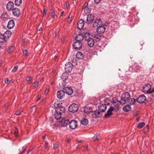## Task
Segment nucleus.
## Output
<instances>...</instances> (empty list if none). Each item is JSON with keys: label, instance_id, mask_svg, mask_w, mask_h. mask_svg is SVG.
Returning <instances> with one entry per match:
<instances>
[{"label": "nucleus", "instance_id": "obj_34", "mask_svg": "<svg viewBox=\"0 0 154 154\" xmlns=\"http://www.w3.org/2000/svg\"><path fill=\"white\" fill-rule=\"evenodd\" d=\"M68 78V74L67 73H64L61 76V79L63 81L67 79Z\"/></svg>", "mask_w": 154, "mask_h": 154}, {"label": "nucleus", "instance_id": "obj_64", "mask_svg": "<svg viewBox=\"0 0 154 154\" xmlns=\"http://www.w3.org/2000/svg\"><path fill=\"white\" fill-rule=\"evenodd\" d=\"M140 154H144L142 152H141Z\"/></svg>", "mask_w": 154, "mask_h": 154}, {"label": "nucleus", "instance_id": "obj_50", "mask_svg": "<svg viewBox=\"0 0 154 154\" xmlns=\"http://www.w3.org/2000/svg\"><path fill=\"white\" fill-rule=\"evenodd\" d=\"M93 139L94 141L98 140L99 139V136H95L94 137Z\"/></svg>", "mask_w": 154, "mask_h": 154}, {"label": "nucleus", "instance_id": "obj_35", "mask_svg": "<svg viewBox=\"0 0 154 154\" xmlns=\"http://www.w3.org/2000/svg\"><path fill=\"white\" fill-rule=\"evenodd\" d=\"M26 80L29 84L32 83V78L29 75L27 76L26 77Z\"/></svg>", "mask_w": 154, "mask_h": 154}, {"label": "nucleus", "instance_id": "obj_54", "mask_svg": "<svg viewBox=\"0 0 154 154\" xmlns=\"http://www.w3.org/2000/svg\"><path fill=\"white\" fill-rule=\"evenodd\" d=\"M88 146L87 145L85 147V151H88Z\"/></svg>", "mask_w": 154, "mask_h": 154}, {"label": "nucleus", "instance_id": "obj_42", "mask_svg": "<svg viewBox=\"0 0 154 154\" xmlns=\"http://www.w3.org/2000/svg\"><path fill=\"white\" fill-rule=\"evenodd\" d=\"M135 101L136 100L134 98H131L130 100L129 101V103L130 105L133 104L134 103Z\"/></svg>", "mask_w": 154, "mask_h": 154}, {"label": "nucleus", "instance_id": "obj_18", "mask_svg": "<svg viewBox=\"0 0 154 154\" xmlns=\"http://www.w3.org/2000/svg\"><path fill=\"white\" fill-rule=\"evenodd\" d=\"M65 109L64 107L63 106H60L56 108V112L58 113H60L62 114L64 112Z\"/></svg>", "mask_w": 154, "mask_h": 154}, {"label": "nucleus", "instance_id": "obj_40", "mask_svg": "<svg viewBox=\"0 0 154 154\" xmlns=\"http://www.w3.org/2000/svg\"><path fill=\"white\" fill-rule=\"evenodd\" d=\"M88 5V3H86L83 8L84 9V10L86 14H87L86 11H88V8L86 7Z\"/></svg>", "mask_w": 154, "mask_h": 154}, {"label": "nucleus", "instance_id": "obj_27", "mask_svg": "<svg viewBox=\"0 0 154 154\" xmlns=\"http://www.w3.org/2000/svg\"><path fill=\"white\" fill-rule=\"evenodd\" d=\"M131 107L130 105L128 104L123 107V110L124 112H128L131 110Z\"/></svg>", "mask_w": 154, "mask_h": 154}, {"label": "nucleus", "instance_id": "obj_44", "mask_svg": "<svg viewBox=\"0 0 154 154\" xmlns=\"http://www.w3.org/2000/svg\"><path fill=\"white\" fill-rule=\"evenodd\" d=\"M72 16L71 14H69L68 16V21L71 22L72 21Z\"/></svg>", "mask_w": 154, "mask_h": 154}, {"label": "nucleus", "instance_id": "obj_19", "mask_svg": "<svg viewBox=\"0 0 154 154\" xmlns=\"http://www.w3.org/2000/svg\"><path fill=\"white\" fill-rule=\"evenodd\" d=\"M84 26V22L83 20L81 19L79 20L78 23V28L79 29H82Z\"/></svg>", "mask_w": 154, "mask_h": 154}, {"label": "nucleus", "instance_id": "obj_52", "mask_svg": "<svg viewBox=\"0 0 154 154\" xmlns=\"http://www.w3.org/2000/svg\"><path fill=\"white\" fill-rule=\"evenodd\" d=\"M94 2L96 4H98L101 1V0H94Z\"/></svg>", "mask_w": 154, "mask_h": 154}, {"label": "nucleus", "instance_id": "obj_56", "mask_svg": "<svg viewBox=\"0 0 154 154\" xmlns=\"http://www.w3.org/2000/svg\"><path fill=\"white\" fill-rule=\"evenodd\" d=\"M8 106V103H7L5 105V107L6 108H7Z\"/></svg>", "mask_w": 154, "mask_h": 154}, {"label": "nucleus", "instance_id": "obj_30", "mask_svg": "<svg viewBox=\"0 0 154 154\" xmlns=\"http://www.w3.org/2000/svg\"><path fill=\"white\" fill-rule=\"evenodd\" d=\"M8 16L6 13H4L1 16L2 19L4 20H5L8 18Z\"/></svg>", "mask_w": 154, "mask_h": 154}, {"label": "nucleus", "instance_id": "obj_4", "mask_svg": "<svg viewBox=\"0 0 154 154\" xmlns=\"http://www.w3.org/2000/svg\"><path fill=\"white\" fill-rule=\"evenodd\" d=\"M113 105L115 107V109H119L120 107V105L121 104L120 101L118 100L116 98H113L111 101Z\"/></svg>", "mask_w": 154, "mask_h": 154}, {"label": "nucleus", "instance_id": "obj_61", "mask_svg": "<svg viewBox=\"0 0 154 154\" xmlns=\"http://www.w3.org/2000/svg\"><path fill=\"white\" fill-rule=\"evenodd\" d=\"M42 28H40V29H39V30H38L39 31H41L42 30Z\"/></svg>", "mask_w": 154, "mask_h": 154}, {"label": "nucleus", "instance_id": "obj_51", "mask_svg": "<svg viewBox=\"0 0 154 154\" xmlns=\"http://www.w3.org/2000/svg\"><path fill=\"white\" fill-rule=\"evenodd\" d=\"M5 82L6 84H9L10 83V80L8 79H6L5 80Z\"/></svg>", "mask_w": 154, "mask_h": 154}, {"label": "nucleus", "instance_id": "obj_8", "mask_svg": "<svg viewBox=\"0 0 154 154\" xmlns=\"http://www.w3.org/2000/svg\"><path fill=\"white\" fill-rule=\"evenodd\" d=\"M102 25L103 22L102 20L100 19H97L94 22L93 26V28H95Z\"/></svg>", "mask_w": 154, "mask_h": 154}, {"label": "nucleus", "instance_id": "obj_21", "mask_svg": "<svg viewBox=\"0 0 154 154\" xmlns=\"http://www.w3.org/2000/svg\"><path fill=\"white\" fill-rule=\"evenodd\" d=\"M84 38H85V35H84L82 34H79L76 36L75 39L76 41H77L81 42H82Z\"/></svg>", "mask_w": 154, "mask_h": 154}, {"label": "nucleus", "instance_id": "obj_29", "mask_svg": "<svg viewBox=\"0 0 154 154\" xmlns=\"http://www.w3.org/2000/svg\"><path fill=\"white\" fill-rule=\"evenodd\" d=\"M5 41H6V40L5 38L4 34H2L0 33V42L3 43V44L5 45H6L7 44H6L5 43Z\"/></svg>", "mask_w": 154, "mask_h": 154}, {"label": "nucleus", "instance_id": "obj_60", "mask_svg": "<svg viewBox=\"0 0 154 154\" xmlns=\"http://www.w3.org/2000/svg\"><path fill=\"white\" fill-rule=\"evenodd\" d=\"M63 12H62L61 13V16H62L63 15Z\"/></svg>", "mask_w": 154, "mask_h": 154}, {"label": "nucleus", "instance_id": "obj_9", "mask_svg": "<svg viewBox=\"0 0 154 154\" xmlns=\"http://www.w3.org/2000/svg\"><path fill=\"white\" fill-rule=\"evenodd\" d=\"M77 125V122L75 120H72L69 123V128L72 129L76 128Z\"/></svg>", "mask_w": 154, "mask_h": 154}, {"label": "nucleus", "instance_id": "obj_62", "mask_svg": "<svg viewBox=\"0 0 154 154\" xmlns=\"http://www.w3.org/2000/svg\"><path fill=\"white\" fill-rule=\"evenodd\" d=\"M46 143V146H45V147L46 148H47V145H48V143Z\"/></svg>", "mask_w": 154, "mask_h": 154}, {"label": "nucleus", "instance_id": "obj_47", "mask_svg": "<svg viewBox=\"0 0 154 154\" xmlns=\"http://www.w3.org/2000/svg\"><path fill=\"white\" fill-rule=\"evenodd\" d=\"M38 86V82H37L34 83V87L37 88Z\"/></svg>", "mask_w": 154, "mask_h": 154}, {"label": "nucleus", "instance_id": "obj_43", "mask_svg": "<svg viewBox=\"0 0 154 154\" xmlns=\"http://www.w3.org/2000/svg\"><path fill=\"white\" fill-rule=\"evenodd\" d=\"M22 112V111H21L20 110H17L16 112L15 113V114L17 116H19L20 115V114Z\"/></svg>", "mask_w": 154, "mask_h": 154}, {"label": "nucleus", "instance_id": "obj_49", "mask_svg": "<svg viewBox=\"0 0 154 154\" xmlns=\"http://www.w3.org/2000/svg\"><path fill=\"white\" fill-rule=\"evenodd\" d=\"M14 134V135L16 136H17L18 134V130L17 128H16L15 129Z\"/></svg>", "mask_w": 154, "mask_h": 154}, {"label": "nucleus", "instance_id": "obj_1", "mask_svg": "<svg viewBox=\"0 0 154 154\" xmlns=\"http://www.w3.org/2000/svg\"><path fill=\"white\" fill-rule=\"evenodd\" d=\"M89 32H86L85 34V39L87 42L88 44L90 47H93L94 44V39L90 36Z\"/></svg>", "mask_w": 154, "mask_h": 154}, {"label": "nucleus", "instance_id": "obj_59", "mask_svg": "<svg viewBox=\"0 0 154 154\" xmlns=\"http://www.w3.org/2000/svg\"><path fill=\"white\" fill-rule=\"evenodd\" d=\"M48 90L46 89L45 91V93H47L48 92Z\"/></svg>", "mask_w": 154, "mask_h": 154}, {"label": "nucleus", "instance_id": "obj_55", "mask_svg": "<svg viewBox=\"0 0 154 154\" xmlns=\"http://www.w3.org/2000/svg\"><path fill=\"white\" fill-rule=\"evenodd\" d=\"M66 6L67 8H69V4H66Z\"/></svg>", "mask_w": 154, "mask_h": 154}, {"label": "nucleus", "instance_id": "obj_10", "mask_svg": "<svg viewBox=\"0 0 154 154\" xmlns=\"http://www.w3.org/2000/svg\"><path fill=\"white\" fill-rule=\"evenodd\" d=\"M63 89L65 93L69 95H71L73 92L72 89L70 87H65Z\"/></svg>", "mask_w": 154, "mask_h": 154}, {"label": "nucleus", "instance_id": "obj_14", "mask_svg": "<svg viewBox=\"0 0 154 154\" xmlns=\"http://www.w3.org/2000/svg\"><path fill=\"white\" fill-rule=\"evenodd\" d=\"M114 108L112 106H111L107 111V113L105 115V116L106 118H108L112 114V112L114 110Z\"/></svg>", "mask_w": 154, "mask_h": 154}, {"label": "nucleus", "instance_id": "obj_57", "mask_svg": "<svg viewBox=\"0 0 154 154\" xmlns=\"http://www.w3.org/2000/svg\"><path fill=\"white\" fill-rule=\"evenodd\" d=\"M32 150V149H29L27 151L28 153H29Z\"/></svg>", "mask_w": 154, "mask_h": 154}, {"label": "nucleus", "instance_id": "obj_26", "mask_svg": "<svg viewBox=\"0 0 154 154\" xmlns=\"http://www.w3.org/2000/svg\"><path fill=\"white\" fill-rule=\"evenodd\" d=\"M15 25L14 21L13 20H11L8 22L7 27L9 29H12Z\"/></svg>", "mask_w": 154, "mask_h": 154}, {"label": "nucleus", "instance_id": "obj_37", "mask_svg": "<svg viewBox=\"0 0 154 154\" xmlns=\"http://www.w3.org/2000/svg\"><path fill=\"white\" fill-rule=\"evenodd\" d=\"M22 0H15L14 3L15 5L19 6L22 3Z\"/></svg>", "mask_w": 154, "mask_h": 154}, {"label": "nucleus", "instance_id": "obj_13", "mask_svg": "<svg viewBox=\"0 0 154 154\" xmlns=\"http://www.w3.org/2000/svg\"><path fill=\"white\" fill-rule=\"evenodd\" d=\"M106 28L104 25H101L98 27L97 29V32L98 33L102 34L104 32Z\"/></svg>", "mask_w": 154, "mask_h": 154}, {"label": "nucleus", "instance_id": "obj_16", "mask_svg": "<svg viewBox=\"0 0 154 154\" xmlns=\"http://www.w3.org/2000/svg\"><path fill=\"white\" fill-rule=\"evenodd\" d=\"M6 8L9 11H12L14 8V4L11 1L9 2L7 4Z\"/></svg>", "mask_w": 154, "mask_h": 154}, {"label": "nucleus", "instance_id": "obj_11", "mask_svg": "<svg viewBox=\"0 0 154 154\" xmlns=\"http://www.w3.org/2000/svg\"><path fill=\"white\" fill-rule=\"evenodd\" d=\"M91 115L93 118H99L102 115V114L100 111H94L91 113Z\"/></svg>", "mask_w": 154, "mask_h": 154}, {"label": "nucleus", "instance_id": "obj_7", "mask_svg": "<svg viewBox=\"0 0 154 154\" xmlns=\"http://www.w3.org/2000/svg\"><path fill=\"white\" fill-rule=\"evenodd\" d=\"M72 65L70 62H68L65 65V69L66 73L70 72L72 69Z\"/></svg>", "mask_w": 154, "mask_h": 154}, {"label": "nucleus", "instance_id": "obj_33", "mask_svg": "<svg viewBox=\"0 0 154 154\" xmlns=\"http://www.w3.org/2000/svg\"><path fill=\"white\" fill-rule=\"evenodd\" d=\"M61 114L60 113H58L56 112L55 114V118L57 120H59L61 118Z\"/></svg>", "mask_w": 154, "mask_h": 154}, {"label": "nucleus", "instance_id": "obj_45", "mask_svg": "<svg viewBox=\"0 0 154 154\" xmlns=\"http://www.w3.org/2000/svg\"><path fill=\"white\" fill-rule=\"evenodd\" d=\"M50 15L53 18H54L55 14L54 12L53 11H52L51 12Z\"/></svg>", "mask_w": 154, "mask_h": 154}, {"label": "nucleus", "instance_id": "obj_31", "mask_svg": "<svg viewBox=\"0 0 154 154\" xmlns=\"http://www.w3.org/2000/svg\"><path fill=\"white\" fill-rule=\"evenodd\" d=\"M93 37L97 42L100 41L101 39V37L98 34H95Z\"/></svg>", "mask_w": 154, "mask_h": 154}, {"label": "nucleus", "instance_id": "obj_32", "mask_svg": "<svg viewBox=\"0 0 154 154\" xmlns=\"http://www.w3.org/2000/svg\"><path fill=\"white\" fill-rule=\"evenodd\" d=\"M88 121L86 119L84 118L81 121V123L84 125H87L88 124Z\"/></svg>", "mask_w": 154, "mask_h": 154}, {"label": "nucleus", "instance_id": "obj_53", "mask_svg": "<svg viewBox=\"0 0 154 154\" xmlns=\"http://www.w3.org/2000/svg\"><path fill=\"white\" fill-rule=\"evenodd\" d=\"M47 12V10L46 9H44V10L43 15H45L46 14Z\"/></svg>", "mask_w": 154, "mask_h": 154}, {"label": "nucleus", "instance_id": "obj_36", "mask_svg": "<svg viewBox=\"0 0 154 154\" xmlns=\"http://www.w3.org/2000/svg\"><path fill=\"white\" fill-rule=\"evenodd\" d=\"M27 148V146H24L21 149H19V153L20 154H22L26 150V149Z\"/></svg>", "mask_w": 154, "mask_h": 154}, {"label": "nucleus", "instance_id": "obj_5", "mask_svg": "<svg viewBox=\"0 0 154 154\" xmlns=\"http://www.w3.org/2000/svg\"><path fill=\"white\" fill-rule=\"evenodd\" d=\"M131 97L129 93L126 92L124 93L121 97V100L124 101H128L130 99Z\"/></svg>", "mask_w": 154, "mask_h": 154}, {"label": "nucleus", "instance_id": "obj_48", "mask_svg": "<svg viewBox=\"0 0 154 154\" xmlns=\"http://www.w3.org/2000/svg\"><path fill=\"white\" fill-rule=\"evenodd\" d=\"M59 146V144L58 143H56L54 145V148L55 149L57 148Z\"/></svg>", "mask_w": 154, "mask_h": 154}, {"label": "nucleus", "instance_id": "obj_39", "mask_svg": "<svg viewBox=\"0 0 154 154\" xmlns=\"http://www.w3.org/2000/svg\"><path fill=\"white\" fill-rule=\"evenodd\" d=\"M145 125V123L144 122L139 123L137 125L138 128H140L143 127Z\"/></svg>", "mask_w": 154, "mask_h": 154}, {"label": "nucleus", "instance_id": "obj_28", "mask_svg": "<svg viewBox=\"0 0 154 154\" xmlns=\"http://www.w3.org/2000/svg\"><path fill=\"white\" fill-rule=\"evenodd\" d=\"M84 56V54L81 52H78L76 54V57L79 60L82 59Z\"/></svg>", "mask_w": 154, "mask_h": 154}, {"label": "nucleus", "instance_id": "obj_2", "mask_svg": "<svg viewBox=\"0 0 154 154\" xmlns=\"http://www.w3.org/2000/svg\"><path fill=\"white\" fill-rule=\"evenodd\" d=\"M151 88V86L148 83L145 84L143 87V91L144 92L151 94L154 92V88Z\"/></svg>", "mask_w": 154, "mask_h": 154}, {"label": "nucleus", "instance_id": "obj_24", "mask_svg": "<svg viewBox=\"0 0 154 154\" xmlns=\"http://www.w3.org/2000/svg\"><path fill=\"white\" fill-rule=\"evenodd\" d=\"M84 111L85 113L87 114L92 113V109L91 107L86 106L84 107Z\"/></svg>", "mask_w": 154, "mask_h": 154}, {"label": "nucleus", "instance_id": "obj_6", "mask_svg": "<svg viewBox=\"0 0 154 154\" xmlns=\"http://www.w3.org/2000/svg\"><path fill=\"white\" fill-rule=\"evenodd\" d=\"M73 46L75 49L79 50L82 48V43L81 42H78L76 41L74 42Z\"/></svg>", "mask_w": 154, "mask_h": 154}, {"label": "nucleus", "instance_id": "obj_58", "mask_svg": "<svg viewBox=\"0 0 154 154\" xmlns=\"http://www.w3.org/2000/svg\"><path fill=\"white\" fill-rule=\"evenodd\" d=\"M40 98H41V97H38L37 99V101H38L39 100H40Z\"/></svg>", "mask_w": 154, "mask_h": 154}, {"label": "nucleus", "instance_id": "obj_46", "mask_svg": "<svg viewBox=\"0 0 154 154\" xmlns=\"http://www.w3.org/2000/svg\"><path fill=\"white\" fill-rule=\"evenodd\" d=\"M18 67L17 66H15L14 68L12 69V72H16L18 69Z\"/></svg>", "mask_w": 154, "mask_h": 154}, {"label": "nucleus", "instance_id": "obj_41", "mask_svg": "<svg viewBox=\"0 0 154 154\" xmlns=\"http://www.w3.org/2000/svg\"><path fill=\"white\" fill-rule=\"evenodd\" d=\"M23 55L25 56H28L29 55V54L27 53V50H23Z\"/></svg>", "mask_w": 154, "mask_h": 154}, {"label": "nucleus", "instance_id": "obj_63", "mask_svg": "<svg viewBox=\"0 0 154 154\" xmlns=\"http://www.w3.org/2000/svg\"><path fill=\"white\" fill-rule=\"evenodd\" d=\"M56 16V17L58 16V15L57 14H55V16Z\"/></svg>", "mask_w": 154, "mask_h": 154}, {"label": "nucleus", "instance_id": "obj_20", "mask_svg": "<svg viewBox=\"0 0 154 154\" xmlns=\"http://www.w3.org/2000/svg\"><path fill=\"white\" fill-rule=\"evenodd\" d=\"M12 11L13 14L14 16L18 17L20 15V11L19 9L18 8H14Z\"/></svg>", "mask_w": 154, "mask_h": 154}, {"label": "nucleus", "instance_id": "obj_23", "mask_svg": "<svg viewBox=\"0 0 154 154\" xmlns=\"http://www.w3.org/2000/svg\"><path fill=\"white\" fill-rule=\"evenodd\" d=\"M106 105L105 104H102L98 106V108L99 111L100 112H104L106 109Z\"/></svg>", "mask_w": 154, "mask_h": 154}, {"label": "nucleus", "instance_id": "obj_15", "mask_svg": "<svg viewBox=\"0 0 154 154\" xmlns=\"http://www.w3.org/2000/svg\"><path fill=\"white\" fill-rule=\"evenodd\" d=\"M146 100V98L144 95L142 94L140 96L137 100V101L140 103H143Z\"/></svg>", "mask_w": 154, "mask_h": 154}, {"label": "nucleus", "instance_id": "obj_3", "mask_svg": "<svg viewBox=\"0 0 154 154\" xmlns=\"http://www.w3.org/2000/svg\"><path fill=\"white\" fill-rule=\"evenodd\" d=\"M79 106L78 104L76 103H72L69 106V111L72 112H76L78 110Z\"/></svg>", "mask_w": 154, "mask_h": 154}, {"label": "nucleus", "instance_id": "obj_38", "mask_svg": "<svg viewBox=\"0 0 154 154\" xmlns=\"http://www.w3.org/2000/svg\"><path fill=\"white\" fill-rule=\"evenodd\" d=\"M14 50V47L13 46H11L8 48L7 51L8 52L11 53Z\"/></svg>", "mask_w": 154, "mask_h": 154}, {"label": "nucleus", "instance_id": "obj_22", "mask_svg": "<svg viewBox=\"0 0 154 154\" xmlns=\"http://www.w3.org/2000/svg\"><path fill=\"white\" fill-rule=\"evenodd\" d=\"M94 16L93 14H89L88 15L87 20L88 23H91L94 20Z\"/></svg>", "mask_w": 154, "mask_h": 154}, {"label": "nucleus", "instance_id": "obj_12", "mask_svg": "<svg viewBox=\"0 0 154 154\" xmlns=\"http://www.w3.org/2000/svg\"><path fill=\"white\" fill-rule=\"evenodd\" d=\"M5 38L6 40V44H8V41L11 35V32L9 30H7L4 34Z\"/></svg>", "mask_w": 154, "mask_h": 154}, {"label": "nucleus", "instance_id": "obj_25", "mask_svg": "<svg viewBox=\"0 0 154 154\" xmlns=\"http://www.w3.org/2000/svg\"><path fill=\"white\" fill-rule=\"evenodd\" d=\"M59 122L62 126H66L69 123V121L68 120H66L64 119H63Z\"/></svg>", "mask_w": 154, "mask_h": 154}, {"label": "nucleus", "instance_id": "obj_17", "mask_svg": "<svg viewBox=\"0 0 154 154\" xmlns=\"http://www.w3.org/2000/svg\"><path fill=\"white\" fill-rule=\"evenodd\" d=\"M65 93L63 90V91H60L57 93V97L59 99H62L63 98L65 95Z\"/></svg>", "mask_w": 154, "mask_h": 154}]
</instances>
